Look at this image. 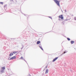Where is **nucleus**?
<instances>
[{"label": "nucleus", "mask_w": 76, "mask_h": 76, "mask_svg": "<svg viewBox=\"0 0 76 76\" xmlns=\"http://www.w3.org/2000/svg\"><path fill=\"white\" fill-rule=\"evenodd\" d=\"M61 1L60 0L57 1V6H59V7L60 8L61 7L60 5V2Z\"/></svg>", "instance_id": "1"}, {"label": "nucleus", "mask_w": 76, "mask_h": 76, "mask_svg": "<svg viewBox=\"0 0 76 76\" xmlns=\"http://www.w3.org/2000/svg\"><path fill=\"white\" fill-rule=\"evenodd\" d=\"M2 70H3V71H1V73H3L4 72V70L5 69V66L3 67H1Z\"/></svg>", "instance_id": "2"}, {"label": "nucleus", "mask_w": 76, "mask_h": 76, "mask_svg": "<svg viewBox=\"0 0 76 76\" xmlns=\"http://www.w3.org/2000/svg\"><path fill=\"white\" fill-rule=\"evenodd\" d=\"M59 18H61V19H63V15H61L60 16H59Z\"/></svg>", "instance_id": "3"}, {"label": "nucleus", "mask_w": 76, "mask_h": 76, "mask_svg": "<svg viewBox=\"0 0 76 76\" xmlns=\"http://www.w3.org/2000/svg\"><path fill=\"white\" fill-rule=\"evenodd\" d=\"M16 58V56H14L10 58V60H13V59H15Z\"/></svg>", "instance_id": "4"}, {"label": "nucleus", "mask_w": 76, "mask_h": 76, "mask_svg": "<svg viewBox=\"0 0 76 76\" xmlns=\"http://www.w3.org/2000/svg\"><path fill=\"white\" fill-rule=\"evenodd\" d=\"M68 52V51L65 50L64 52L62 54H65V53H67Z\"/></svg>", "instance_id": "5"}, {"label": "nucleus", "mask_w": 76, "mask_h": 76, "mask_svg": "<svg viewBox=\"0 0 76 76\" xmlns=\"http://www.w3.org/2000/svg\"><path fill=\"white\" fill-rule=\"evenodd\" d=\"M75 42V41H71V44H74V43Z\"/></svg>", "instance_id": "6"}, {"label": "nucleus", "mask_w": 76, "mask_h": 76, "mask_svg": "<svg viewBox=\"0 0 76 76\" xmlns=\"http://www.w3.org/2000/svg\"><path fill=\"white\" fill-rule=\"evenodd\" d=\"M13 53H11L10 54V56H13Z\"/></svg>", "instance_id": "7"}, {"label": "nucleus", "mask_w": 76, "mask_h": 76, "mask_svg": "<svg viewBox=\"0 0 76 76\" xmlns=\"http://www.w3.org/2000/svg\"><path fill=\"white\" fill-rule=\"evenodd\" d=\"M48 69H47L46 70L45 73H48Z\"/></svg>", "instance_id": "8"}, {"label": "nucleus", "mask_w": 76, "mask_h": 76, "mask_svg": "<svg viewBox=\"0 0 76 76\" xmlns=\"http://www.w3.org/2000/svg\"><path fill=\"white\" fill-rule=\"evenodd\" d=\"M57 57L56 58H55V59H54L53 61H55L56 60H57Z\"/></svg>", "instance_id": "9"}, {"label": "nucleus", "mask_w": 76, "mask_h": 76, "mask_svg": "<svg viewBox=\"0 0 76 76\" xmlns=\"http://www.w3.org/2000/svg\"><path fill=\"white\" fill-rule=\"evenodd\" d=\"M39 47L41 48V50H42L43 51L44 50H43V49L42 48V47H41V46H39Z\"/></svg>", "instance_id": "10"}, {"label": "nucleus", "mask_w": 76, "mask_h": 76, "mask_svg": "<svg viewBox=\"0 0 76 76\" xmlns=\"http://www.w3.org/2000/svg\"><path fill=\"white\" fill-rule=\"evenodd\" d=\"M40 43V41H38L37 42V44H39Z\"/></svg>", "instance_id": "11"}, {"label": "nucleus", "mask_w": 76, "mask_h": 76, "mask_svg": "<svg viewBox=\"0 0 76 76\" xmlns=\"http://www.w3.org/2000/svg\"><path fill=\"white\" fill-rule=\"evenodd\" d=\"M54 1L57 4V0H54Z\"/></svg>", "instance_id": "12"}, {"label": "nucleus", "mask_w": 76, "mask_h": 76, "mask_svg": "<svg viewBox=\"0 0 76 76\" xmlns=\"http://www.w3.org/2000/svg\"><path fill=\"white\" fill-rule=\"evenodd\" d=\"M18 52H15V51H14L13 52V53L14 54H16V53H18Z\"/></svg>", "instance_id": "13"}, {"label": "nucleus", "mask_w": 76, "mask_h": 76, "mask_svg": "<svg viewBox=\"0 0 76 76\" xmlns=\"http://www.w3.org/2000/svg\"><path fill=\"white\" fill-rule=\"evenodd\" d=\"M67 39L68 41H70V39L69 38H67Z\"/></svg>", "instance_id": "14"}, {"label": "nucleus", "mask_w": 76, "mask_h": 76, "mask_svg": "<svg viewBox=\"0 0 76 76\" xmlns=\"http://www.w3.org/2000/svg\"><path fill=\"white\" fill-rule=\"evenodd\" d=\"M74 19L75 20H76V17H75L74 18Z\"/></svg>", "instance_id": "15"}, {"label": "nucleus", "mask_w": 76, "mask_h": 76, "mask_svg": "<svg viewBox=\"0 0 76 76\" xmlns=\"http://www.w3.org/2000/svg\"><path fill=\"white\" fill-rule=\"evenodd\" d=\"M0 4H3V2H0Z\"/></svg>", "instance_id": "16"}, {"label": "nucleus", "mask_w": 76, "mask_h": 76, "mask_svg": "<svg viewBox=\"0 0 76 76\" xmlns=\"http://www.w3.org/2000/svg\"><path fill=\"white\" fill-rule=\"evenodd\" d=\"M62 25H64V22H62Z\"/></svg>", "instance_id": "17"}, {"label": "nucleus", "mask_w": 76, "mask_h": 76, "mask_svg": "<svg viewBox=\"0 0 76 76\" xmlns=\"http://www.w3.org/2000/svg\"><path fill=\"white\" fill-rule=\"evenodd\" d=\"M48 18H50L52 19V17H48Z\"/></svg>", "instance_id": "18"}, {"label": "nucleus", "mask_w": 76, "mask_h": 76, "mask_svg": "<svg viewBox=\"0 0 76 76\" xmlns=\"http://www.w3.org/2000/svg\"><path fill=\"white\" fill-rule=\"evenodd\" d=\"M20 59H23V57H21L20 58Z\"/></svg>", "instance_id": "19"}, {"label": "nucleus", "mask_w": 76, "mask_h": 76, "mask_svg": "<svg viewBox=\"0 0 76 76\" xmlns=\"http://www.w3.org/2000/svg\"><path fill=\"white\" fill-rule=\"evenodd\" d=\"M65 12H67V11L66 10H65Z\"/></svg>", "instance_id": "20"}, {"label": "nucleus", "mask_w": 76, "mask_h": 76, "mask_svg": "<svg viewBox=\"0 0 76 76\" xmlns=\"http://www.w3.org/2000/svg\"><path fill=\"white\" fill-rule=\"evenodd\" d=\"M46 68H47V66L46 67Z\"/></svg>", "instance_id": "21"}, {"label": "nucleus", "mask_w": 76, "mask_h": 76, "mask_svg": "<svg viewBox=\"0 0 76 76\" xmlns=\"http://www.w3.org/2000/svg\"><path fill=\"white\" fill-rule=\"evenodd\" d=\"M67 20L66 19V20Z\"/></svg>", "instance_id": "22"}, {"label": "nucleus", "mask_w": 76, "mask_h": 76, "mask_svg": "<svg viewBox=\"0 0 76 76\" xmlns=\"http://www.w3.org/2000/svg\"><path fill=\"white\" fill-rule=\"evenodd\" d=\"M59 20H60V19H59Z\"/></svg>", "instance_id": "23"}, {"label": "nucleus", "mask_w": 76, "mask_h": 76, "mask_svg": "<svg viewBox=\"0 0 76 76\" xmlns=\"http://www.w3.org/2000/svg\"><path fill=\"white\" fill-rule=\"evenodd\" d=\"M61 56H62V55H61Z\"/></svg>", "instance_id": "24"}, {"label": "nucleus", "mask_w": 76, "mask_h": 76, "mask_svg": "<svg viewBox=\"0 0 76 76\" xmlns=\"http://www.w3.org/2000/svg\"><path fill=\"white\" fill-rule=\"evenodd\" d=\"M75 49H76V48H75Z\"/></svg>", "instance_id": "25"}, {"label": "nucleus", "mask_w": 76, "mask_h": 76, "mask_svg": "<svg viewBox=\"0 0 76 76\" xmlns=\"http://www.w3.org/2000/svg\"><path fill=\"white\" fill-rule=\"evenodd\" d=\"M57 58H58V57H57Z\"/></svg>", "instance_id": "26"}]
</instances>
